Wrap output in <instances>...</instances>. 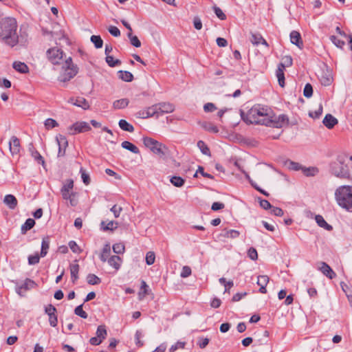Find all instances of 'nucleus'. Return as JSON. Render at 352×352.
Wrapping results in <instances>:
<instances>
[{"mask_svg":"<svg viewBox=\"0 0 352 352\" xmlns=\"http://www.w3.org/2000/svg\"><path fill=\"white\" fill-rule=\"evenodd\" d=\"M241 116L248 124H261L274 128H282L289 122L285 115L276 116L270 108L261 104L253 106L246 113L241 111Z\"/></svg>","mask_w":352,"mask_h":352,"instance_id":"obj_1","label":"nucleus"},{"mask_svg":"<svg viewBox=\"0 0 352 352\" xmlns=\"http://www.w3.org/2000/svg\"><path fill=\"white\" fill-rule=\"evenodd\" d=\"M17 28V22L14 18L2 19L0 21V39L12 47L16 46L19 43Z\"/></svg>","mask_w":352,"mask_h":352,"instance_id":"obj_2","label":"nucleus"},{"mask_svg":"<svg viewBox=\"0 0 352 352\" xmlns=\"http://www.w3.org/2000/svg\"><path fill=\"white\" fill-rule=\"evenodd\" d=\"M144 145L152 153L162 157L166 155L168 151L167 146L150 137L142 138Z\"/></svg>","mask_w":352,"mask_h":352,"instance_id":"obj_3","label":"nucleus"},{"mask_svg":"<svg viewBox=\"0 0 352 352\" xmlns=\"http://www.w3.org/2000/svg\"><path fill=\"white\" fill-rule=\"evenodd\" d=\"M63 72L58 77L61 82H67L73 78L78 73V67L72 63L71 57L65 59L62 66Z\"/></svg>","mask_w":352,"mask_h":352,"instance_id":"obj_4","label":"nucleus"},{"mask_svg":"<svg viewBox=\"0 0 352 352\" xmlns=\"http://www.w3.org/2000/svg\"><path fill=\"white\" fill-rule=\"evenodd\" d=\"M331 172L336 177H346L349 175V168L346 165H344V160L339 158L338 162H333L331 166Z\"/></svg>","mask_w":352,"mask_h":352,"instance_id":"obj_5","label":"nucleus"},{"mask_svg":"<svg viewBox=\"0 0 352 352\" xmlns=\"http://www.w3.org/2000/svg\"><path fill=\"white\" fill-rule=\"evenodd\" d=\"M63 50L57 47H52L47 51V58L54 65L59 64L63 58Z\"/></svg>","mask_w":352,"mask_h":352,"instance_id":"obj_6","label":"nucleus"},{"mask_svg":"<svg viewBox=\"0 0 352 352\" xmlns=\"http://www.w3.org/2000/svg\"><path fill=\"white\" fill-rule=\"evenodd\" d=\"M91 130L89 124L86 122H76L68 128L69 133L75 135Z\"/></svg>","mask_w":352,"mask_h":352,"instance_id":"obj_7","label":"nucleus"},{"mask_svg":"<svg viewBox=\"0 0 352 352\" xmlns=\"http://www.w3.org/2000/svg\"><path fill=\"white\" fill-rule=\"evenodd\" d=\"M36 285L35 282L30 278H26L23 284L19 285L16 283L15 291L20 296H24L25 292Z\"/></svg>","mask_w":352,"mask_h":352,"instance_id":"obj_8","label":"nucleus"},{"mask_svg":"<svg viewBox=\"0 0 352 352\" xmlns=\"http://www.w3.org/2000/svg\"><path fill=\"white\" fill-rule=\"evenodd\" d=\"M56 312V308L51 304L45 307V313L49 316L50 324L53 327H56L58 324V317Z\"/></svg>","mask_w":352,"mask_h":352,"instance_id":"obj_9","label":"nucleus"},{"mask_svg":"<svg viewBox=\"0 0 352 352\" xmlns=\"http://www.w3.org/2000/svg\"><path fill=\"white\" fill-rule=\"evenodd\" d=\"M336 198H352V186H342L335 192Z\"/></svg>","mask_w":352,"mask_h":352,"instance_id":"obj_10","label":"nucleus"},{"mask_svg":"<svg viewBox=\"0 0 352 352\" xmlns=\"http://www.w3.org/2000/svg\"><path fill=\"white\" fill-rule=\"evenodd\" d=\"M56 140L58 145V156H64L65 154L66 148L68 146V142L67 140V138L64 135H59L56 136Z\"/></svg>","mask_w":352,"mask_h":352,"instance_id":"obj_11","label":"nucleus"},{"mask_svg":"<svg viewBox=\"0 0 352 352\" xmlns=\"http://www.w3.org/2000/svg\"><path fill=\"white\" fill-rule=\"evenodd\" d=\"M9 148L12 156L19 153L21 146L20 141L16 136H12L9 142Z\"/></svg>","mask_w":352,"mask_h":352,"instance_id":"obj_12","label":"nucleus"},{"mask_svg":"<svg viewBox=\"0 0 352 352\" xmlns=\"http://www.w3.org/2000/svg\"><path fill=\"white\" fill-rule=\"evenodd\" d=\"M321 266L318 267V270L329 279H333L336 276V274L331 267L325 262L320 263Z\"/></svg>","mask_w":352,"mask_h":352,"instance_id":"obj_13","label":"nucleus"},{"mask_svg":"<svg viewBox=\"0 0 352 352\" xmlns=\"http://www.w3.org/2000/svg\"><path fill=\"white\" fill-rule=\"evenodd\" d=\"M157 104L159 116L169 113L174 111L175 107L170 102H160Z\"/></svg>","mask_w":352,"mask_h":352,"instance_id":"obj_14","label":"nucleus"},{"mask_svg":"<svg viewBox=\"0 0 352 352\" xmlns=\"http://www.w3.org/2000/svg\"><path fill=\"white\" fill-rule=\"evenodd\" d=\"M319 79L321 84L324 86L330 85L333 81L331 74L328 70L322 71Z\"/></svg>","mask_w":352,"mask_h":352,"instance_id":"obj_15","label":"nucleus"},{"mask_svg":"<svg viewBox=\"0 0 352 352\" xmlns=\"http://www.w3.org/2000/svg\"><path fill=\"white\" fill-rule=\"evenodd\" d=\"M74 182L72 179H67L63 184L61 192L63 198H69V191L73 188Z\"/></svg>","mask_w":352,"mask_h":352,"instance_id":"obj_16","label":"nucleus"},{"mask_svg":"<svg viewBox=\"0 0 352 352\" xmlns=\"http://www.w3.org/2000/svg\"><path fill=\"white\" fill-rule=\"evenodd\" d=\"M107 262L109 265L112 266L116 270V271H118L121 267L122 260L119 256L115 255L109 258Z\"/></svg>","mask_w":352,"mask_h":352,"instance_id":"obj_17","label":"nucleus"},{"mask_svg":"<svg viewBox=\"0 0 352 352\" xmlns=\"http://www.w3.org/2000/svg\"><path fill=\"white\" fill-rule=\"evenodd\" d=\"M290 41L291 43L298 46L299 48H302L303 44L301 40L300 34L297 31H292L290 33Z\"/></svg>","mask_w":352,"mask_h":352,"instance_id":"obj_18","label":"nucleus"},{"mask_svg":"<svg viewBox=\"0 0 352 352\" xmlns=\"http://www.w3.org/2000/svg\"><path fill=\"white\" fill-rule=\"evenodd\" d=\"M322 123L328 129H332L338 123V120L332 115L327 114L323 119Z\"/></svg>","mask_w":352,"mask_h":352,"instance_id":"obj_19","label":"nucleus"},{"mask_svg":"<svg viewBox=\"0 0 352 352\" xmlns=\"http://www.w3.org/2000/svg\"><path fill=\"white\" fill-rule=\"evenodd\" d=\"M50 239L48 236L43 238V240L41 242V253H40L41 257H45L47 255L48 249L50 248Z\"/></svg>","mask_w":352,"mask_h":352,"instance_id":"obj_20","label":"nucleus"},{"mask_svg":"<svg viewBox=\"0 0 352 352\" xmlns=\"http://www.w3.org/2000/svg\"><path fill=\"white\" fill-rule=\"evenodd\" d=\"M12 67L16 71L21 74H27L29 72L28 65L23 62L15 61L13 63Z\"/></svg>","mask_w":352,"mask_h":352,"instance_id":"obj_21","label":"nucleus"},{"mask_svg":"<svg viewBox=\"0 0 352 352\" xmlns=\"http://www.w3.org/2000/svg\"><path fill=\"white\" fill-rule=\"evenodd\" d=\"M315 219H316L317 224L320 227H321L328 231H331L333 230V227L327 223V221L324 220V219L323 218L322 216H321L320 214L316 215Z\"/></svg>","mask_w":352,"mask_h":352,"instance_id":"obj_22","label":"nucleus"},{"mask_svg":"<svg viewBox=\"0 0 352 352\" xmlns=\"http://www.w3.org/2000/svg\"><path fill=\"white\" fill-rule=\"evenodd\" d=\"M79 269L80 267L78 263L71 264L69 266L71 279L73 283H75L78 279Z\"/></svg>","mask_w":352,"mask_h":352,"instance_id":"obj_23","label":"nucleus"},{"mask_svg":"<svg viewBox=\"0 0 352 352\" xmlns=\"http://www.w3.org/2000/svg\"><path fill=\"white\" fill-rule=\"evenodd\" d=\"M276 77L278 78V84L281 87L285 86V75H284V66L278 65L276 70Z\"/></svg>","mask_w":352,"mask_h":352,"instance_id":"obj_24","label":"nucleus"},{"mask_svg":"<svg viewBox=\"0 0 352 352\" xmlns=\"http://www.w3.org/2000/svg\"><path fill=\"white\" fill-rule=\"evenodd\" d=\"M250 41L253 45H257L260 43H262L266 46H268V44L266 42V41L259 34H252L251 35Z\"/></svg>","mask_w":352,"mask_h":352,"instance_id":"obj_25","label":"nucleus"},{"mask_svg":"<svg viewBox=\"0 0 352 352\" xmlns=\"http://www.w3.org/2000/svg\"><path fill=\"white\" fill-rule=\"evenodd\" d=\"M302 172L307 177H314L318 174L319 170L317 167H315V166H310V167L303 166Z\"/></svg>","mask_w":352,"mask_h":352,"instance_id":"obj_26","label":"nucleus"},{"mask_svg":"<svg viewBox=\"0 0 352 352\" xmlns=\"http://www.w3.org/2000/svg\"><path fill=\"white\" fill-rule=\"evenodd\" d=\"M35 225V221L33 219L29 218L26 219L25 222L21 226V233L25 234L27 231L31 230Z\"/></svg>","mask_w":352,"mask_h":352,"instance_id":"obj_27","label":"nucleus"},{"mask_svg":"<svg viewBox=\"0 0 352 352\" xmlns=\"http://www.w3.org/2000/svg\"><path fill=\"white\" fill-rule=\"evenodd\" d=\"M121 146L122 148L128 151H130L133 153L138 154L140 153L139 148L135 145H134L133 144L129 141L122 142Z\"/></svg>","mask_w":352,"mask_h":352,"instance_id":"obj_28","label":"nucleus"},{"mask_svg":"<svg viewBox=\"0 0 352 352\" xmlns=\"http://www.w3.org/2000/svg\"><path fill=\"white\" fill-rule=\"evenodd\" d=\"M201 127L204 129L206 131L212 133H219V129L217 126L210 122H205L201 124Z\"/></svg>","mask_w":352,"mask_h":352,"instance_id":"obj_29","label":"nucleus"},{"mask_svg":"<svg viewBox=\"0 0 352 352\" xmlns=\"http://www.w3.org/2000/svg\"><path fill=\"white\" fill-rule=\"evenodd\" d=\"M336 201L340 207L352 212V199H336Z\"/></svg>","mask_w":352,"mask_h":352,"instance_id":"obj_30","label":"nucleus"},{"mask_svg":"<svg viewBox=\"0 0 352 352\" xmlns=\"http://www.w3.org/2000/svg\"><path fill=\"white\" fill-rule=\"evenodd\" d=\"M129 100L126 98H122L118 100H116L113 103V107L115 109H120L126 107L129 104Z\"/></svg>","mask_w":352,"mask_h":352,"instance_id":"obj_31","label":"nucleus"},{"mask_svg":"<svg viewBox=\"0 0 352 352\" xmlns=\"http://www.w3.org/2000/svg\"><path fill=\"white\" fill-rule=\"evenodd\" d=\"M240 232L236 230H223L222 236L225 238L236 239L239 236Z\"/></svg>","mask_w":352,"mask_h":352,"instance_id":"obj_32","label":"nucleus"},{"mask_svg":"<svg viewBox=\"0 0 352 352\" xmlns=\"http://www.w3.org/2000/svg\"><path fill=\"white\" fill-rule=\"evenodd\" d=\"M119 126L124 131L133 132L134 127L125 120H120L118 122Z\"/></svg>","mask_w":352,"mask_h":352,"instance_id":"obj_33","label":"nucleus"},{"mask_svg":"<svg viewBox=\"0 0 352 352\" xmlns=\"http://www.w3.org/2000/svg\"><path fill=\"white\" fill-rule=\"evenodd\" d=\"M111 252L110 245L109 244H106L102 251V253L100 256V258L101 261L106 262L109 259L108 257Z\"/></svg>","mask_w":352,"mask_h":352,"instance_id":"obj_34","label":"nucleus"},{"mask_svg":"<svg viewBox=\"0 0 352 352\" xmlns=\"http://www.w3.org/2000/svg\"><path fill=\"white\" fill-rule=\"evenodd\" d=\"M73 104L79 107L82 108L83 109H88L89 108V104L87 101L84 98H78L75 100V102H73Z\"/></svg>","mask_w":352,"mask_h":352,"instance_id":"obj_35","label":"nucleus"},{"mask_svg":"<svg viewBox=\"0 0 352 352\" xmlns=\"http://www.w3.org/2000/svg\"><path fill=\"white\" fill-rule=\"evenodd\" d=\"M107 336L106 327L104 325H100L98 327L96 330V337L104 340Z\"/></svg>","mask_w":352,"mask_h":352,"instance_id":"obj_36","label":"nucleus"},{"mask_svg":"<svg viewBox=\"0 0 352 352\" xmlns=\"http://www.w3.org/2000/svg\"><path fill=\"white\" fill-rule=\"evenodd\" d=\"M197 147L199 148L201 152L207 156H210V151L208 146L206 144V143L202 141L199 140L197 142Z\"/></svg>","mask_w":352,"mask_h":352,"instance_id":"obj_37","label":"nucleus"},{"mask_svg":"<svg viewBox=\"0 0 352 352\" xmlns=\"http://www.w3.org/2000/svg\"><path fill=\"white\" fill-rule=\"evenodd\" d=\"M88 284L91 285H98L101 283V279L94 274H89L87 276Z\"/></svg>","mask_w":352,"mask_h":352,"instance_id":"obj_38","label":"nucleus"},{"mask_svg":"<svg viewBox=\"0 0 352 352\" xmlns=\"http://www.w3.org/2000/svg\"><path fill=\"white\" fill-rule=\"evenodd\" d=\"M119 77L125 82H131L133 79V74L127 71H120Z\"/></svg>","mask_w":352,"mask_h":352,"instance_id":"obj_39","label":"nucleus"},{"mask_svg":"<svg viewBox=\"0 0 352 352\" xmlns=\"http://www.w3.org/2000/svg\"><path fill=\"white\" fill-rule=\"evenodd\" d=\"M74 314L83 319H86L88 317L87 313L83 310V304H81L75 308Z\"/></svg>","mask_w":352,"mask_h":352,"instance_id":"obj_40","label":"nucleus"},{"mask_svg":"<svg viewBox=\"0 0 352 352\" xmlns=\"http://www.w3.org/2000/svg\"><path fill=\"white\" fill-rule=\"evenodd\" d=\"M170 182L173 186L176 187H181L184 184V179L179 176H173L170 179Z\"/></svg>","mask_w":352,"mask_h":352,"instance_id":"obj_41","label":"nucleus"},{"mask_svg":"<svg viewBox=\"0 0 352 352\" xmlns=\"http://www.w3.org/2000/svg\"><path fill=\"white\" fill-rule=\"evenodd\" d=\"M113 251L117 254H122L124 252L125 247L122 243H117L113 245Z\"/></svg>","mask_w":352,"mask_h":352,"instance_id":"obj_42","label":"nucleus"},{"mask_svg":"<svg viewBox=\"0 0 352 352\" xmlns=\"http://www.w3.org/2000/svg\"><path fill=\"white\" fill-rule=\"evenodd\" d=\"M91 41L94 44L95 47L97 49L101 48L102 47L103 41L100 36H91Z\"/></svg>","mask_w":352,"mask_h":352,"instance_id":"obj_43","label":"nucleus"},{"mask_svg":"<svg viewBox=\"0 0 352 352\" xmlns=\"http://www.w3.org/2000/svg\"><path fill=\"white\" fill-rule=\"evenodd\" d=\"M80 173L81 179H82L83 183L85 185H89L91 182L89 173H87L86 170L82 167H81L80 168Z\"/></svg>","mask_w":352,"mask_h":352,"instance_id":"obj_44","label":"nucleus"},{"mask_svg":"<svg viewBox=\"0 0 352 352\" xmlns=\"http://www.w3.org/2000/svg\"><path fill=\"white\" fill-rule=\"evenodd\" d=\"M127 36L130 39L131 44L135 47H140L141 46V42L136 36L132 35V32H129Z\"/></svg>","mask_w":352,"mask_h":352,"instance_id":"obj_45","label":"nucleus"},{"mask_svg":"<svg viewBox=\"0 0 352 352\" xmlns=\"http://www.w3.org/2000/svg\"><path fill=\"white\" fill-rule=\"evenodd\" d=\"M106 62L108 64V65L111 67H116V65H120L121 63V61L120 60H115L114 58L110 55L106 56Z\"/></svg>","mask_w":352,"mask_h":352,"instance_id":"obj_46","label":"nucleus"},{"mask_svg":"<svg viewBox=\"0 0 352 352\" xmlns=\"http://www.w3.org/2000/svg\"><path fill=\"white\" fill-rule=\"evenodd\" d=\"M104 225V221H102L101 222V226L102 227V230L104 231H107V230H113L114 229H116L117 228V226H118V223L117 222H114L113 221H109L107 225L106 226H103Z\"/></svg>","mask_w":352,"mask_h":352,"instance_id":"obj_47","label":"nucleus"},{"mask_svg":"<svg viewBox=\"0 0 352 352\" xmlns=\"http://www.w3.org/2000/svg\"><path fill=\"white\" fill-rule=\"evenodd\" d=\"M219 281L225 287V292H228L229 289L234 285L232 280L226 281L225 278H220Z\"/></svg>","mask_w":352,"mask_h":352,"instance_id":"obj_48","label":"nucleus"},{"mask_svg":"<svg viewBox=\"0 0 352 352\" xmlns=\"http://www.w3.org/2000/svg\"><path fill=\"white\" fill-rule=\"evenodd\" d=\"M32 157L38 163L41 164L43 166L45 165V161L41 155L36 151L34 150L32 151Z\"/></svg>","mask_w":352,"mask_h":352,"instance_id":"obj_49","label":"nucleus"},{"mask_svg":"<svg viewBox=\"0 0 352 352\" xmlns=\"http://www.w3.org/2000/svg\"><path fill=\"white\" fill-rule=\"evenodd\" d=\"M304 96L306 98H310L313 94V87L311 84L307 83L303 90Z\"/></svg>","mask_w":352,"mask_h":352,"instance_id":"obj_50","label":"nucleus"},{"mask_svg":"<svg viewBox=\"0 0 352 352\" xmlns=\"http://www.w3.org/2000/svg\"><path fill=\"white\" fill-rule=\"evenodd\" d=\"M330 40L336 47L339 48H342L345 44L344 41L340 40L336 36H331Z\"/></svg>","mask_w":352,"mask_h":352,"instance_id":"obj_51","label":"nucleus"},{"mask_svg":"<svg viewBox=\"0 0 352 352\" xmlns=\"http://www.w3.org/2000/svg\"><path fill=\"white\" fill-rule=\"evenodd\" d=\"M146 110L148 117H152L154 116H156L157 117L160 116L158 113L157 104H154L151 107H148Z\"/></svg>","mask_w":352,"mask_h":352,"instance_id":"obj_52","label":"nucleus"},{"mask_svg":"<svg viewBox=\"0 0 352 352\" xmlns=\"http://www.w3.org/2000/svg\"><path fill=\"white\" fill-rule=\"evenodd\" d=\"M155 259V255L153 252H148L146 255V263L148 265H151L154 263Z\"/></svg>","mask_w":352,"mask_h":352,"instance_id":"obj_53","label":"nucleus"},{"mask_svg":"<svg viewBox=\"0 0 352 352\" xmlns=\"http://www.w3.org/2000/svg\"><path fill=\"white\" fill-rule=\"evenodd\" d=\"M40 256L38 253L28 256V264L33 265L39 263Z\"/></svg>","mask_w":352,"mask_h":352,"instance_id":"obj_54","label":"nucleus"},{"mask_svg":"<svg viewBox=\"0 0 352 352\" xmlns=\"http://www.w3.org/2000/svg\"><path fill=\"white\" fill-rule=\"evenodd\" d=\"M45 126L47 129H53L58 126L57 122L52 118H47L45 121Z\"/></svg>","mask_w":352,"mask_h":352,"instance_id":"obj_55","label":"nucleus"},{"mask_svg":"<svg viewBox=\"0 0 352 352\" xmlns=\"http://www.w3.org/2000/svg\"><path fill=\"white\" fill-rule=\"evenodd\" d=\"M288 167L289 169L293 170H302L303 166L298 162L289 161L288 163Z\"/></svg>","mask_w":352,"mask_h":352,"instance_id":"obj_56","label":"nucleus"},{"mask_svg":"<svg viewBox=\"0 0 352 352\" xmlns=\"http://www.w3.org/2000/svg\"><path fill=\"white\" fill-rule=\"evenodd\" d=\"M186 342L178 341L175 344L172 345L169 349V352H175L178 349H184L185 347Z\"/></svg>","mask_w":352,"mask_h":352,"instance_id":"obj_57","label":"nucleus"},{"mask_svg":"<svg viewBox=\"0 0 352 352\" xmlns=\"http://www.w3.org/2000/svg\"><path fill=\"white\" fill-rule=\"evenodd\" d=\"M270 278L267 275H261L258 276L257 284L258 285H267L269 283Z\"/></svg>","mask_w":352,"mask_h":352,"instance_id":"obj_58","label":"nucleus"},{"mask_svg":"<svg viewBox=\"0 0 352 352\" xmlns=\"http://www.w3.org/2000/svg\"><path fill=\"white\" fill-rule=\"evenodd\" d=\"M249 258L252 261H256L258 258V253L254 248H250L248 251Z\"/></svg>","mask_w":352,"mask_h":352,"instance_id":"obj_59","label":"nucleus"},{"mask_svg":"<svg viewBox=\"0 0 352 352\" xmlns=\"http://www.w3.org/2000/svg\"><path fill=\"white\" fill-rule=\"evenodd\" d=\"M213 10L214 11L217 16L221 20H225L226 19V14L223 12V11L217 6H214L213 7Z\"/></svg>","mask_w":352,"mask_h":352,"instance_id":"obj_60","label":"nucleus"},{"mask_svg":"<svg viewBox=\"0 0 352 352\" xmlns=\"http://www.w3.org/2000/svg\"><path fill=\"white\" fill-rule=\"evenodd\" d=\"M283 63H280L279 65H282L284 66V69L285 67H290L292 65L293 60L290 56H285L283 58Z\"/></svg>","mask_w":352,"mask_h":352,"instance_id":"obj_61","label":"nucleus"},{"mask_svg":"<svg viewBox=\"0 0 352 352\" xmlns=\"http://www.w3.org/2000/svg\"><path fill=\"white\" fill-rule=\"evenodd\" d=\"M68 245L74 253H80L81 251L79 246L74 241H70Z\"/></svg>","mask_w":352,"mask_h":352,"instance_id":"obj_62","label":"nucleus"},{"mask_svg":"<svg viewBox=\"0 0 352 352\" xmlns=\"http://www.w3.org/2000/svg\"><path fill=\"white\" fill-rule=\"evenodd\" d=\"M3 203L10 209H14L17 206V199H3Z\"/></svg>","mask_w":352,"mask_h":352,"instance_id":"obj_63","label":"nucleus"},{"mask_svg":"<svg viewBox=\"0 0 352 352\" xmlns=\"http://www.w3.org/2000/svg\"><path fill=\"white\" fill-rule=\"evenodd\" d=\"M108 31L112 36L115 37H118L120 35V30L116 26H109L108 28Z\"/></svg>","mask_w":352,"mask_h":352,"instance_id":"obj_64","label":"nucleus"}]
</instances>
